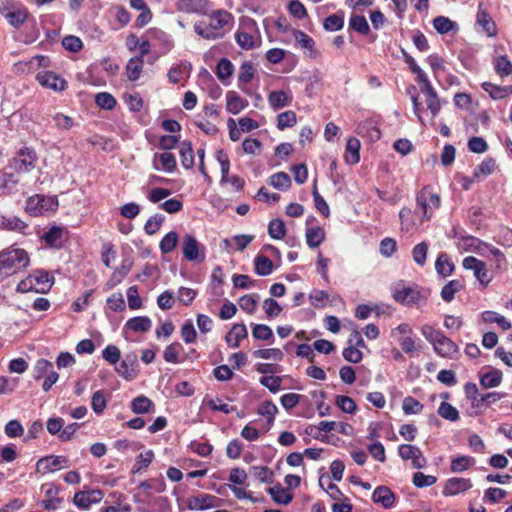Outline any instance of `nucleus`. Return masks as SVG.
<instances>
[{
  "mask_svg": "<svg viewBox=\"0 0 512 512\" xmlns=\"http://www.w3.org/2000/svg\"><path fill=\"white\" fill-rule=\"evenodd\" d=\"M233 22L231 13L219 9L214 11L210 16L208 23L198 22L194 25V31L199 36L207 40H217L224 36V28L230 27Z\"/></svg>",
  "mask_w": 512,
  "mask_h": 512,
  "instance_id": "nucleus-1",
  "label": "nucleus"
},
{
  "mask_svg": "<svg viewBox=\"0 0 512 512\" xmlns=\"http://www.w3.org/2000/svg\"><path fill=\"white\" fill-rule=\"evenodd\" d=\"M29 264L28 253L24 249L9 248L0 252V280L12 276Z\"/></svg>",
  "mask_w": 512,
  "mask_h": 512,
  "instance_id": "nucleus-2",
  "label": "nucleus"
},
{
  "mask_svg": "<svg viewBox=\"0 0 512 512\" xmlns=\"http://www.w3.org/2000/svg\"><path fill=\"white\" fill-rule=\"evenodd\" d=\"M53 283L54 278L47 271L37 270L18 283L17 291L21 293L35 291L44 294L51 289Z\"/></svg>",
  "mask_w": 512,
  "mask_h": 512,
  "instance_id": "nucleus-3",
  "label": "nucleus"
},
{
  "mask_svg": "<svg viewBox=\"0 0 512 512\" xmlns=\"http://www.w3.org/2000/svg\"><path fill=\"white\" fill-rule=\"evenodd\" d=\"M418 209L421 210L420 222L431 219L434 210L440 206V196L431 192L428 187L422 188L416 195Z\"/></svg>",
  "mask_w": 512,
  "mask_h": 512,
  "instance_id": "nucleus-4",
  "label": "nucleus"
},
{
  "mask_svg": "<svg viewBox=\"0 0 512 512\" xmlns=\"http://www.w3.org/2000/svg\"><path fill=\"white\" fill-rule=\"evenodd\" d=\"M181 248L185 260L193 263H202L206 259V247L192 234H185L182 238Z\"/></svg>",
  "mask_w": 512,
  "mask_h": 512,
  "instance_id": "nucleus-5",
  "label": "nucleus"
},
{
  "mask_svg": "<svg viewBox=\"0 0 512 512\" xmlns=\"http://www.w3.org/2000/svg\"><path fill=\"white\" fill-rule=\"evenodd\" d=\"M36 160L35 151L30 148H24L10 161L9 168L17 174L27 173L34 169Z\"/></svg>",
  "mask_w": 512,
  "mask_h": 512,
  "instance_id": "nucleus-6",
  "label": "nucleus"
},
{
  "mask_svg": "<svg viewBox=\"0 0 512 512\" xmlns=\"http://www.w3.org/2000/svg\"><path fill=\"white\" fill-rule=\"evenodd\" d=\"M221 502V499L214 495L198 492L187 498L186 505L190 510L204 511L220 507Z\"/></svg>",
  "mask_w": 512,
  "mask_h": 512,
  "instance_id": "nucleus-7",
  "label": "nucleus"
},
{
  "mask_svg": "<svg viewBox=\"0 0 512 512\" xmlns=\"http://www.w3.org/2000/svg\"><path fill=\"white\" fill-rule=\"evenodd\" d=\"M104 497V493L100 489H85L76 492L73 497V503L79 509L87 510L93 504L99 503Z\"/></svg>",
  "mask_w": 512,
  "mask_h": 512,
  "instance_id": "nucleus-8",
  "label": "nucleus"
},
{
  "mask_svg": "<svg viewBox=\"0 0 512 512\" xmlns=\"http://www.w3.org/2000/svg\"><path fill=\"white\" fill-rule=\"evenodd\" d=\"M462 265L466 270H472L474 272V276L482 286H487L491 281V276L486 269V264L476 257H465L462 261Z\"/></svg>",
  "mask_w": 512,
  "mask_h": 512,
  "instance_id": "nucleus-9",
  "label": "nucleus"
},
{
  "mask_svg": "<svg viewBox=\"0 0 512 512\" xmlns=\"http://www.w3.org/2000/svg\"><path fill=\"white\" fill-rule=\"evenodd\" d=\"M70 466L69 460L65 456L50 455L40 458L36 463L38 472L49 473L55 472L62 468Z\"/></svg>",
  "mask_w": 512,
  "mask_h": 512,
  "instance_id": "nucleus-10",
  "label": "nucleus"
},
{
  "mask_svg": "<svg viewBox=\"0 0 512 512\" xmlns=\"http://www.w3.org/2000/svg\"><path fill=\"white\" fill-rule=\"evenodd\" d=\"M242 26L245 30H238L236 32V42L242 49H252L255 47V39L251 31L256 30V22L251 18H246L242 22Z\"/></svg>",
  "mask_w": 512,
  "mask_h": 512,
  "instance_id": "nucleus-11",
  "label": "nucleus"
},
{
  "mask_svg": "<svg viewBox=\"0 0 512 512\" xmlns=\"http://www.w3.org/2000/svg\"><path fill=\"white\" fill-rule=\"evenodd\" d=\"M393 298L396 302L411 305L417 304L421 299L420 292L414 287H407L398 283L393 289Z\"/></svg>",
  "mask_w": 512,
  "mask_h": 512,
  "instance_id": "nucleus-12",
  "label": "nucleus"
},
{
  "mask_svg": "<svg viewBox=\"0 0 512 512\" xmlns=\"http://www.w3.org/2000/svg\"><path fill=\"white\" fill-rule=\"evenodd\" d=\"M36 80L42 87L56 92L64 91L67 88L66 80L51 71L38 72Z\"/></svg>",
  "mask_w": 512,
  "mask_h": 512,
  "instance_id": "nucleus-13",
  "label": "nucleus"
},
{
  "mask_svg": "<svg viewBox=\"0 0 512 512\" xmlns=\"http://www.w3.org/2000/svg\"><path fill=\"white\" fill-rule=\"evenodd\" d=\"M398 453L403 460H411L413 467L416 469H421L427 464L421 450L416 446L402 444L398 447Z\"/></svg>",
  "mask_w": 512,
  "mask_h": 512,
  "instance_id": "nucleus-14",
  "label": "nucleus"
},
{
  "mask_svg": "<svg viewBox=\"0 0 512 512\" xmlns=\"http://www.w3.org/2000/svg\"><path fill=\"white\" fill-rule=\"evenodd\" d=\"M176 8L183 13L206 14L209 8L207 0H178Z\"/></svg>",
  "mask_w": 512,
  "mask_h": 512,
  "instance_id": "nucleus-15",
  "label": "nucleus"
},
{
  "mask_svg": "<svg viewBox=\"0 0 512 512\" xmlns=\"http://www.w3.org/2000/svg\"><path fill=\"white\" fill-rule=\"evenodd\" d=\"M472 487V483L469 479L454 477L446 481L443 488V495L455 496L463 493Z\"/></svg>",
  "mask_w": 512,
  "mask_h": 512,
  "instance_id": "nucleus-16",
  "label": "nucleus"
},
{
  "mask_svg": "<svg viewBox=\"0 0 512 512\" xmlns=\"http://www.w3.org/2000/svg\"><path fill=\"white\" fill-rule=\"evenodd\" d=\"M372 500L383 508L390 509L395 504V494L387 486H378L372 494Z\"/></svg>",
  "mask_w": 512,
  "mask_h": 512,
  "instance_id": "nucleus-17",
  "label": "nucleus"
},
{
  "mask_svg": "<svg viewBox=\"0 0 512 512\" xmlns=\"http://www.w3.org/2000/svg\"><path fill=\"white\" fill-rule=\"evenodd\" d=\"M42 239L45 241L47 246L59 249L63 246V243L66 240V231L62 227L53 226L44 233Z\"/></svg>",
  "mask_w": 512,
  "mask_h": 512,
  "instance_id": "nucleus-18",
  "label": "nucleus"
},
{
  "mask_svg": "<svg viewBox=\"0 0 512 512\" xmlns=\"http://www.w3.org/2000/svg\"><path fill=\"white\" fill-rule=\"evenodd\" d=\"M268 103L273 110L289 106L293 100L292 93L284 90H274L268 94Z\"/></svg>",
  "mask_w": 512,
  "mask_h": 512,
  "instance_id": "nucleus-19",
  "label": "nucleus"
},
{
  "mask_svg": "<svg viewBox=\"0 0 512 512\" xmlns=\"http://www.w3.org/2000/svg\"><path fill=\"white\" fill-rule=\"evenodd\" d=\"M402 230L409 232L419 227L423 222H420V217L417 211H412L410 208L404 207L399 212Z\"/></svg>",
  "mask_w": 512,
  "mask_h": 512,
  "instance_id": "nucleus-20",
  "label": "nucleus"
},
{
  "mask_svg": "<svg viewBox=\"0 0 512 512\" xmlns=\"http://www.w3.org/2000/svg\"><path fill=\"white\" fill-rule=\"evenodd\" d=\"M434 350L442 357H451L456 351V344L443 333L432 343Z\"/></svg>",
  "mask_w": 512,
  "mask_h": 512,
  "instance_id": "nucleus-21",
  "label": "nucleus"
},
{
  "mask_svg": "<svg viewBox=\"0 0 512 512\" xmlns=\"http://www.w3.org/2000/svg\"><path fill=\"white\" fill-rule=\"evenodd\" d=\"M43 488H45L46 499L42 501V506L48 511L56 510L61 503V499L57 497L59 488L54 484L44 485Z\"/></svg>",
  "mask_w": 512,
  "mask_h": 512,
  "instance_id": "nucleus-22",
  "label": "nucleus"
},
{
  "mask_svg": "<svg viewBox=\"0 0 512 512\" xmlns=\"http://www.w3.org/2000/svg\"><path fill=\"white\" fill-rule=\"evenodd\" d=\"M199 78L202 84L206 85L209 97L213 100H217L222 94V89L215 82L209 71L202 69L199 73Z\"/></svg>",
  "mask_w": 512,
  "mask_h": 512,
  "instance_id": "nucleus-23",
  "label": "nucleus"
},
{
  "mask_svg": "<svg viewBox=\"0 0 512 512\" xmlns=\"http://www.w3.org/2000/svg\"><path fill=\"white\" fill-rule=\"evenodd\" d=\"M421 92L425 96L427 108L430 110L433 117H435L441 108L437 92L431 84H426V87H421Z\"/></svg>",
  "mask_w": 512,
  "mask_h": 512,
  "instance_id": "nucleus-24",
  "label": "nucleus"
},
{
  "mask_svg": "<svg viewBox=\"0 0 512 512\" xmlns=\"http://www.w3.org/2000/svg\"><path fill=\"white\" fill-rule=\"evenodd\" d=\"M247 336L248 332L244 324H234L225 339L229 347L237 348L239 347L240 341Z\"/></svg>",
  "mask_w": 512,
  "mask_h": 512,
  "instance_id": "nucleus-25",
  "label": "nucleus"
},
{
  "mask_svg": "<svg viewBox=\"0 0 512 512\" xmlns=\"http://www.w3.org/2000/svg\"><path fill=\"white\" fill-rule=\"evenodd\" d=\"M247 105V100L241 98L235 91H228L226 93V109L229 113L236 115Z\"/></svg>",
  "mask_w": 512,
  "mask_h": 512,
  "instance_id": "nucleus-26",
  "label": "nucleus"
},
{
  "mask_svg": "<svg viewBox=\"0 0 512 512\" xmlns=\"http://www.w3.org/2000/svg\"><path fill=\"white\" fill-rule=\"evenodd\" d=\"M477 23L482 27L487 36L492 37L496 35L497 30L495 22L489 16V14L484 9H482V5L479 6L477 13Z\"/></svg>",
  "mask_w": 512,
  "mask_h": 512,
  "instance_id": "nucleus-27",
  "label": "nucleus"
},
{
  "mask_svg": "<svg viewBox=\"0 0 512 512\" xmlns=\"http://www.w3.org/2000/svg\"><path fill=\"white\" fill-rule=\"evenodd\" d=\"M151 327H152V321L147 316L133 317V318H130L125 323V328L129 329L131 331H134V332L144 333V332L149 331L151 329Z\"/></svg>",
  "mask_w": 512,
  "mask_h": 512,
  "instance_id": "nucleus-28",
  "label": "nucleus"
},
{
  "mask_svg": "<svg viewBox=\"0 0 512 512\" xmlns=\"http://www.w3.org/2000/svg\"><path fill=\"white\" fill-rule=\"evenodd\" d=\"M151 39L156 40L162 48V53H167L173 48V40L169 34L158 29L153 28L148 32Z\"/></svg>",
  "mask_w": 512,
  "mask_h": 512,
  "instance_id": "nucleus-29",
  "label": "nucleus"
},
{
  "mask_svg": "<svg viewBox=\"0 0 512 512\" xmlns=\"http://www.w3.org/2000/svg\"><path fill=\"white\" fill-rule=\"evenodd\" d=\"M360 141L357 138L351 137L346 143L345 160L349 164H356L360 160Z\"/></svg>",
  "mask_w": 512,
  "mask_h": 512,
  "instance_id": "nucleus-30",
  "label": "nucleus"
},
{
  "mask_svg": "<svg viewBox=\"0 0 512 512\" xmlns=\"http://www.w3.org/2000/svg\"><path fill=\"white\" fill-rule=\"evenodd\" d=\"M179 154L182 166L185 169H191L194 166V155L191 142H181L179 145Z\"/></svg>",
  "mask_w": 512,
  "mask_h": 512,
  "instance_id": "nucleus-31",
  "label": "nucleus"
},
{
  "mask_svg": "<svg viewBox=\"0 0 512 512\" xmlns=\"http://www.w3.org/2000/svg\"><path fill=\"white\" fill-rule=\"evenodd\" d=\"M268 493L271 495L272 499L278 504L287 505L293 499V496L289 492V490L283 488L280 484L270 487L268 489Z\"/></svg>",
  "mask_w": 512,
  "mask_h": 512,
  "instance_id": "nucleus-32",
  "label": "nucleus"
},
{
  "mask_svg": "<svg viewBox=\"0 0 512 512\" xmlns=\"http://www.w3.org/2000/svg\"><path fill=\"white\" fill-rule=\"evenodd\" d=\"M306 242L310 248H317L325 239V232L323 228L310 227L306 230Z\"/></svg>",
  "mask_w": 512,
  "mask_h": 512,
  "instance_id": "nucleus-33",
  "label": "nucleus"
},
{
  "mask_svg": "<svg viewBox=\"0 0 512 512\" xmlns=\"http://www.w3.org/2000/svg\"><path fill=\"white\" fill-rule=\"evenodd\" d=\"M144 61L141 57H132L126 65L127 77L130 81H136L139 79Z\"/></svg>",
  "mask_w": 512,
  "mask_h": 512,
  "instance_id": "nucleus-34",
  "label": "nucleus"
},
{
  "mask_svg": "<svg viewBox=\"0 0 512 512\" xmlns=\"http://www.w3.org/2000/svg\"><path fill=\"white\" fill-rule=\"evenodd\" d=\"M234 72V65L232 62L227 58H221L216 66V76L220 81L225 83L226 80H228Z\"/></svg>",
  "mask_w": 512,
  "mask_h": 512,
  "instance_id": "nucleus-35",
  "label": "nucleus"
},
{
  "mask_svg": "<svg viewBox=\"0 0 512 512\" xmlns=\"http://www.w3.org/2000/svg\"><path fill=\"white\" fill-rule=\"evenodd\" d=\"M255 273L260 276H268L273 271V262L264 255H257L254 259Z\"/></svg>",
  "mask_w": 512,
  "mask_h": 512,
  "instance_id": "nucleus-36",
  "label": "nucleus"
},
{
  "mask_svg": "<svg viewBox=\"0 0 512 512\" xmlns=\"http://www.w3.org/2000/svg\"><path fill=\"white\" fill-rule=\"evenodd\" d=\"M435 269L439 275L449 276L454 270V264L445 253H440L435 262Z\"/></svg>",
  "mask_w": 512,
  "mask_h": 512,
  "instance_id": "nucleus-37",
  "label": "nucleus"
},
{
  "mask_svg": "<svg viewBox=\"0 0 512 512\" xmlns=\"http://www.w3.org/2000/svg\"><path fill=\"white\" fill-rule=\"evenodd\" d=\"M183 352V346L179 342H174L168 345L163 352V358L168 363H180V354Z\"/></svg>",
  "mask_w": 512,
  "mask_h": 512,
  "instance_id": "nucleus-38",
  "label": "nucleus"
},
{
  "mask_svg": "<svg viewBox=\"0 0 512 512\" xmlns=\"http://www.w3.org/2000/svg\"><path fill=\"white\" fill-rule=\"evenodd\" d=\"M257 413L266 417L268 425L271 426L274 423L276 414L278 413V408L271 400H265L258 407Z\"/></svg>",
  "mask_w": 512,
  "mask_h": 512,
  "instance_id": "nucleus-39",
  "label": "nucleus"
},
{
  "mask_svg": "<svg viewBox=\"0 0 512 512\" xmlns=\"http://www.w3.org/2000/svg\"><path fill=\"white\" fill-rule=\"evenodd\" d=\"M496 163L495 160L491 157L485 158L476 168L473 172V178L480 179L482 177H487L488 175L492 174L495 170Z\"/></svg>",
  "mask_w": 512,
  "mask_h": 512,
  "instance_id": "nucleus-40",
  "label": "nucleus"
},
{
  "mask_svg": "<svg viewBox=\"0 0 512 512\" xmlns=\"http://www.w3.org/2000/svg\"><path fill=\"white\" fill-rule=\"evenodd\" d=\"M502 381V372L496 369L490 370L481 375L480 383L484 388H494L500 385Z\"/></svg>",
  "mask_w": 512,
  "mask_h": 512,
  "instance_id": "nucleus-41",
  "label": "nucleus"
},
{
  "mask_svg": "<svg viewBox=\"0 0 512 512\" xmlns=\"http://www.w3.org/2000/svg\"><path fill=\"white\" fill-rule=\"evenodd\" d=\"M349 27L361 35H367L370 31L366 18L358 14L351 15L349 19Z\"/></svg>",
  "mask_w": 512,
  "mask_h": 512,
  "instance_id": "nucleus-42",
  "label": "nucleus"
},
{
  "mask_svg": "<svg viewBox=\"0 0 512 512\" xmlns=\"http://www.w3.org/2000/svg\"><path fill=\"white\" fill-rule=\"evenodd\" d=\"M343 26L344 13L342 11L328 16L323 23L324 29L332 32L341 30Z\"/></svg>",
  "mask_w": 512,
  "mask_h": 512,
  "instance_id": "nucleus-43",
  "label": "nucleus"
},
{
  "mask_svg": "<svg viewBox=\"0 0 512 512\" xmlns=\"http://www.w3.org/2000/svg\"><path fill=\"white\" fill-rule=\"evenodd\" d=\"M130 407L134 413L144 414L150 411L153 402L148 397L140 395L132 400Z\"/></svg>",
  "mask_w": 512,
  "mask_h": 512,
  "instance_id": "nucleus-44",
  "label": "nucleus"
},
{
  "mask_svg": "<svg viewBox=\"0 0 512 512\" xmlns=\"http://www.w3.org/2000/svg\"><path fill=\"white\" fill-rule=\"evenodd\" d=\"M269 184L276 189L286 190L291 186V179L285 172H278L269 178Z\"/></svg>",
  "mask_w": 512,
  "mask_h": 512,
  "instance_id": "nucleus-45",
  "label": "nucleus"
},
{
  "mask_svg": "<svg viewBox=\"0 0 512 512\" xmlns=\"http://www.w3.org/2000/svg\"><path fill=\"white\" fill-rule=\"evenodd\" d=\"M337 427V422L335 421H321L318 423L317 426L311 427V431L308 432L309 434L313 435L314 438L323 440L324 435L322 432L327 433L332 430H335Z\"/></svg>",
  "mask_w": 512,
  "mask_h": 512,
  "instance_id": "nucleus-46",
  "label": "nucleus"
},
{
  "mask_svg": "<svg viewBox=\"0 0 512 512\" xmlns=\"http://www.w3.org/2000/svg\"><path fill=\"white\" fill-rule=\"evenodd\" d=\"M456 23L448 17L437 16L433 20V27L439 34H447L456 27Z\"/></svg>",
  "mask_w": 512,
  "mask_h": 512,
  "instance_id": "nucleus-47",
  "label": "nucleus"
},
{
  "mask_svg": "<svg viewBox=\"0 0 512 512\" xmlns=\"http://www.w3.org/2000/svg\"><path fill=\"white\" fill-rule=\"evenodd\" d=\"M27 18V12L24 8L18 4L11 10L10 14L7 15L8 22L14 27H20Z\"/></svg>",
  "mask_w": 512,
  "mask_h": 512,
  "instance_id": "nucleus-48",
  "label": "nucleus"
},
{
  "mask_svg": "<svg viewBox=\"0 0 512 512\" xmlns=\"http://www.w3.org/2000/svg\"><path fill=\"white\" fill-rule=\"evenodd\" d=\"M462 284L459 280L449 281L441 290V297L445 302H451L455 294L460 291Z\"/></svg>",
  "mask_w": 512,
  "mask_h": 512,
  "instance_id": "nucleus-49",
  "label": "nucleus"
},
{
  "mask_svg": "<svg viewBox=\"0 0 512 512\" xmlns=\"http://www.w3.org/2000/svg\"><path fill=\"white\" fill-rule=\"evenodd\" d=\"M215 158L221 167V183H226L229 177L230 160L224 150H218Z\"/></svg>",
  "mask_w": 512,
  "mask_h": 512,
  "instance_id": "nucleus-50",
  "label": "nucleus"
},
{
  "mask_svg": "<svg viewBox=\"0 0 512 512\" xmlns=\"http://www.w3.org/2000/svg\"><path fill=\"white\" fill-rule=\"evenodd\" d=\"M256 68L250 62H244L239 69L238 81L239 86L242 84H248L254 77Z\"/></svg>",
  "mask_w": 512,
  "mask_h": 512,
  "instance_id": "nucleus-51",
  "label": "nucleus"
},
{
  "mask_svg": "<svg viewBox=\"0 0 512 512\" xmlns=\"http://www.w3.org/2000/svg\"><path fill=\"white\" fill-rule=\"evenodd\" d=\"M177 243L178 235L175 231H171L162 238L159 247L162 253L168 254L176 248Z\"/></svg>",
  "mask_w": 512,
  "mask_h": 512,
  "instance_id": "nucleus-52",
  "label": "nucleus"
},
{
  "mask_svg": "<svg viewBox=\"0 0 512 512\" xmlns=\"http://www.w3.org/2000/svg\"><path fill=\"white\" fill-rule=\"evenodd\" d=\"M297 122V117L294 111H285L277 116V128L284 130L289 127H293Z\"/></svg>",
  "mask_w": 512,
  "mask_h": 512,
  "instance_id": "nucleus-53",
  "label": "nucleus"
},
{
  "mask_svg": "<svg viewBox=\"0 0 512 512\" xmlns=\"http://www.w3.org/2000/svg\"><path fill=\"white\" fill-rule=\"evenodd\" d=\"M250 473L263 483H271L273 481V471L267 466H253Z\"/></svg>",
  "mask_w": 512,
  "mask_h": 512,
  "instance_id": "nucleus-54",
  "label": "nucleus"
},
{
  "mask_svg": "<svg viewBox=\"0 0 512 512\" xmlns=\"http://www.w3.org/2000/svg\"><path fill=\"white\" fill-rule=\"evenodd\" d=\"M269 235L276 240H280L286 235L285 224L280 219H273L268 225Z\"/></svg>",
  "mask_w": 512,
  "mask_h": 512,
  "instance_id": "nucleus-55",
  "label": "nucleus"
},
{
  "mask_svg": "<svg viewBox=\"0 0 512 512\" xmlns=\"http://www.w3.org/2000/svg\"><path fill=\"white\" fill-rule=\"evenodd\" d=\"M53 370V365L46 359H38L33 368V378L39 380Z\"/></svg>",
  "mask_w": 512,
  "mask_h": 512,
  "instance_id": "nucleus-56",
  "label": "nucleus"
},
{
  "mask_svg": "<svg viewBox=\"0 0 512 512\" xmlns=\"http://www.w3.org/2000/svg\"><path fill=\"white\" fill-rule=\"evenodd\" d=\"M335 405L344 413L352 414L356 411L357 406L354 400L345 395H338L335 398Z\"/></svg>",
  "mask_w": 512,
  "mask_h": 512,
  "instance_id": "nucleus-57",
  "label": "nucleus"
},
{
  "mask_svg": "<svg viewBox=\"0 0 512 512\" xmlns=\"http://www.w3.org/2000/svg\"><path fill=\"white\" fill-rule=\"evenodd\" d=\"M428 252V244L426 242H421L415 245L412 249V258L414 262L419 266H424L426 263Z\"/></svg>",
  "mask_w": 512,
  "mask_h": 512,
  "instance_id": "nucleus-58",
  "label": "nucleus"
},
{
  "mask_svg": "<svg viewBox=\"0 0 512 512\" xmlns=\"http://www.w3.org/2000/svg\"><path fill=\"white\" fill-rule=\"evenodd\" d=\"M438 414L449 421H457L459 419L458 410L450 403L442 402L438 408Z\"/></svg>",
  "mask_w": 512,
  "mask_h": 512,
  "instance_id": "nucleus-59",
  "label": "nucleus"
},
{
  "mask_svg": "<svg viewBox=\"0 0 512 512\" xmlns=\"http://www.w3.org/2000/svg\"><path fill=\"white\" fill-rule=\"evenodd\" d=\"M474 460L469 456H459L453 458L451 461V471L454 473L462 472L467 470L472 464Z\"/></svg>",
  "mask_w": 512,
  "mask_h": 512,
  "instance_id": "nucleus-60",
  "label": "nucleus"
},
{
  "mask_svg": "<svg viewBox=\"0 0 512 512\" xmlns=\"http://www.w3.org/2000/svg\"><path fill=\"white\" fill-rule=\"evenodd\" d=\"M402 409L405 414H419L423 410V405L415 398L408 396L404 398Z\"/></svg>",
  "mask_w": 512,
  "mask_h": 512,
  "instance_id": "nucleus-61",
  "label": "nucleus"
},
{
  "mask_svg": "<svg viewBox=\"0 0 512 512\" xmlns=\"http://www.w3.org/2000/svg\"><path fill=\"white\" fill-rule=\"evenodd\" d=\"M497 74L501 77L508 76L512 73V63L505 56H499L495 59L494 64Z\"/></svg>",
  "mask_w": 512,
  "mask_h": 512,
  "instance_id": "nucleus-62",
  "label": "nucleus"
},
{
  "mask_svg": "<svg viewBox=\"0 0 512 512\" xmlns=\"http://www.w3.org/2000/svg\"><path fill=\"white\" fill-rule=\"evenodd\" d=\"M95 103L103 109L111 110L116 105V99L107 92H101L96 94L95 96Z\"/></svg>",
  "mask_w": 512,
  "mask_h": 512,
  "instance_id": "nucleus-63",
  "label": "nucleus"
},
{
  "mask_svg": "<svg viewBox=\"0 0 512 512\" xmlns=\"http://www.w3.org/2000/svg\"><path fill=\"white\" fill-rule=\"evenodd\" d=\"M252 335L255 339L268 341L273 338V331L265 324H255L252 329Z\"/></svg>",
  "mask_w": 512,
  "mask_h": 512,
  "instance_id": "nucleus-64",
  "label": "nucleus"
}]
</instances>
